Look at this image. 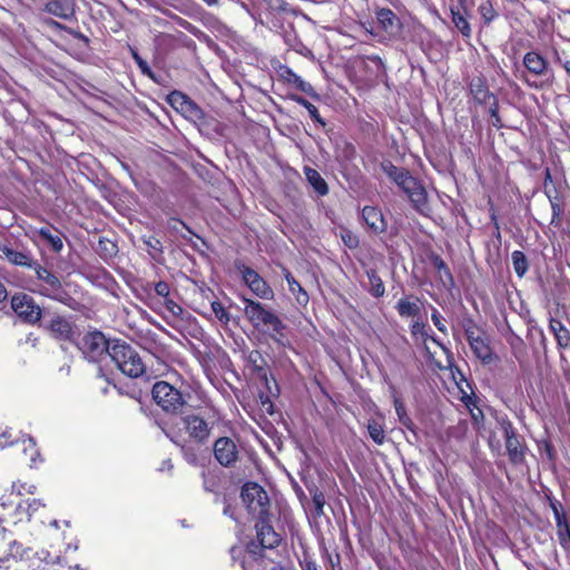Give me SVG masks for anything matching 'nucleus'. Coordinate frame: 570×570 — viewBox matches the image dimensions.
<instances>
[{"label": "nucleus", "mask_w": 570, "mask_h": 570, "mask_svg": "<svg viewBox=\"0 0 570 570\" xmlns=\"http://www.w3.org/2000/svg\"><path fill=\"white\" fill-rule=\"evenodd\" d=\"M382 170L406 194L417 212L426 214L430 210L425 188L409 170L396 167L390 161L382 164Z\"/></svg>", "instance_id": "obj_1"}, {"label": "nucleus", "mask_w": 570, "mask_h": 570, "mask_svg": "<svg viewBox=\"0 0 570 570\" xmlns=\"http://www.w3.org/2000/svg\"><path fill=\"white\" fill-rule=\"evenodd\" d=\"M33 271L37 282L29 287L30 291L71 306L73 298L67 293L60 279L53 273L39 264H35Z\"/></svg>", "instance_id": "obj_2"}, {"label": "nucleus", "mask_w": 570, "mask_h": 570, "mask_svg": "<svg viewBox=\"0 0 570 570\" xmlns=\"http://www.w3.org/2000/svg\"><path fill=\"white\" fill-rule=\"evenodd\" d=\"M110 358L115 362L117 367L129 377H139L146 371V365L140 355L124 341L114 340V343H111Z\"/></svg>", "instance_id": "obj_3"}, {"label": "nucleus", "mask_w": 570, "mask_h": 570, "mask_svg": "<svg viewBox=\"0 0 570 570\" xmlns=\"http://www.w3.org/2000/svg\"><path fill=\"white\" fill-rule=\"evenodd\" d=\"M243 302L245 303L244 313L254 327L264 326L275 334L282 333L284 324L276 314L265 308L259 302L246 297H243Z\"/></svg>", "instance_id": "obj_4"}, {"label": "nucleus", "mask_w": 570, "mask_h": 570, "mask_svg": "<svg viewBox=\"0 0 570 570\" xmlns=\"http://www.w3.org/2000/svg\"><path fill=\"white\" fill-rule=\"evenodd\" d=\"M151 394L156 404L168 413H177L186 403L181 392L165 381L155 383Z\"/></svg>", "instance_id": "obj_5"}, {"label": "nucleus", "mask_w": 570, "mask_h": 570, "mask_svg": "<svg viewBox=\"0 0 570 570\" xmlns=\"http://www.w3.org/2000/svg\"><path fill=\"white\" fill-rule=\"evenodd\" d=\"M242 500L252 514L259 518L266 514L269 503L268 495L257 483L248 482L243 487Z\"/></svg>", "instance_id": "obj_6"}, {"label": "nucleus", "mask_w": 570, "mask_h": 570, "mask_svg": "<svg viewBox=\"0 0 570 570\" xmlns=\"http://www.w3.org/2000/svg\"><path fill=\"white\" fill-rule=\"evenodd\" d=\"M244 283L248 286L250 292L262 299L271 301L274 298V291L267 282L253 268L242 264L237 266Z\"/></svg>", "instance_id": "obj_7"}, {"label": "nucleus", "mask_w": 570, "mask_h": 570, "mask_svg": "<svg viewBox=\"0 0 570 570\" xmlns=\"http://www.w3.org/2000/svg\"><path fill=\"white\" fill-rule=\"evenodd\" d=\"M111 343L106 340L101 332L95 331L85 335L82 340V352L91 361H98L101 356L110 357Z\"/></svg>", "instance_id": "obj_8"}, {"label": "nucleus", "mask_w": 570, "mask_h": 570, "mask_svg": "<svg viewBox=\"0 0 570 570\" xmlns=\"http://www.w3.org/2000/svg\"><path fill=\"white\" fill-rule=\"evenodd\" d=\"M11 307L14 313L29 323H36L41 317V308L33 298L27 294H17L11 298Z\"/></svg>", "instance_id": "obj_9"}, {"label": "nucleus", "mask_w": 570, "mask_h": 570, "mask_svg": "<svg viewBox=\"0 0 570 570\" xmlns=\"http://www.w3.org/2000/svg\"><path fill=\"white\" fill-rule=\"evenodd\" d=\"M170 106L186 118H199L200 109L183 92L173 91L167 98Z\"/></svg>", "instance_id": "obj_10"}, {"label": "nucleus", "mask_w": 570, "mask_h": 570, "mask_svg": "<svg viewBox=\"0 0 570 570\" xmlns=\"http://www.w3.org/2000/svg\"><path fill=\"white\" fill-rule=\"evenodd\" d=\"M214 454L222 465L228 466L236 462L238 451L233 440L220 438L214 444Z\"/></svg>", "instance_id": "obj_11"}, {"label": "nucleus", "mask_w": 570, "mask_h": 570, "mask_svg": "<svg viewBox=\"0 0 570 570\" xmlns=\"http://www.w3.org/2000/svg\"><path fill=\"white\" fill-rule=\"evenodd\" d=\"M189 436L198 443L205 442L209 436V428L205 420L197 415H187L183 419Z\"/></svg>", "instance_id": "obj_12"}, {"label": "nucleus", "mask_w": 570, "mask_h": 570, "mask_svg": "<svg viewBox=\"0 0 570 570\" xmlns=\"http://www.w3.org/2000/svg\"><path fill=\"white\" fill-rule=\"evenodd\" d=\"M468 341L474 355L483 363L490 364L493 361V352L489 341L484 336H474L473 332H466Z\"/></svg>", "instance_id": "obj_13"}, {"label": "nucleus", "mask_w": 570, "mask_h": 570, "mask_svg": "<svg viewBox=\"0 0 570 570\" xmlns=\"http://www.w3.org/2000/svg\"><path fill=\"white\" fill-rule=\"evenodd\" d=\"M376 19L379 26L389 37H396L400 35L402 24L392 10L387 8L377 10Z\"/></svg>", "instance_id": "obj_14"}, {"label": "nucleus", "mask_w": 570, "mask_h": 570, "mask_svg": "<svg viewBox=\"0 0 570 570\" xmlns=\"http://www.w3.org/2000/svg\"><path fill=\"white\" fill-rule=\"evenodd\" d=\"M257 532V540L263 548L273 549L279 543V535L275 532L272 525L265 521H259L255 525Z\"/></svg>", "instance_id": "obj_15"}, {"label": "nucleus", "mask_w": 570, "mask_h": 570, "mask_svg": "<svg viewBox=\"0 0 570 570\" xmlns=\"http://www.w3.org/2000/svg\"><path fill=\"white\" fill-rule=\"evenodd\" d=\"M525 69L533 76H543L548 71L547 60L535 51H530L523 57Z\"/></svg>", "instance_id": "obj_16"}, {"label": "nucleus", "mask_w": 570, "mask_h": 570, "mask_svg": "<svg viewBox=\"0 0 570 570\" xmlns=\"http://www.w3.org/2000/svg\"><path fill=\"white\" fill-rule=\"evenodd\" d=\"M49 328L56 338L62 341L72 340L75 334L72 324L61 316L53 317L50 322Z\"/></svg>", "instance_id": "obj_17"}, {"label": "nucleus", "mask_w": 570, "mask_h": 570, "mask_svg": "<svg viewBox=\"0 0 570 570\" xmlns=\"http://www.w3.org/2000/svg\"><path fill=\"white\" fill-rule=\"evenodd\" d=\"M27 551L22 549V546L13 541L10 544L8 554L0 557V570L18 568V561L23 559Z\"/></svg>", "instance_id": "obj_18"}, {"label": "nucleus", "mask_w": 570, "mask_h": 570, "mask_svg": "<svg viewBox=\"0 0 570 570\" xmlns=\"http://www.w3.org/2000/svg\"><path fill=\"white\" fill-rule=\"evenodd\" d=\"M362 217L365 224L374 233H382L385 229L384 218L382 213L372 206H365L362 210Z\"/></svg>", "instance_id": "obj_19"}, {"label": "nucleus", "mask_w": 570, "mask_h": 570, "mask_svg": "<svg viewBox=\"0 0 570 570\" xmlns=\"http://www.w3.org/2000/svg\"><path fill=\"white\" fill-rule=\"evenodd\" d=\"M505 432V448L508 454L513 462H520L523 458L522 448L514 431L509 426L504 429Z\"/></svg>", "instance_id": "obj_20"}, {"label": "nucleus", "mask_w": 570, "mask_h": 570, "mask_svg": "<svg viewBox=\"0 0 570 570\" xmlns=\"http://www.w3.org/2000/svg\"><path fill=\"white\" fill-rule=\"evenodd\" d=\"M4 257L13 265L26 266L35 269V264L32 256L27 252H19L11 248H3Z\"/></svg>", "instance_id": "obj_21"}, {"label": "nucleus", "mask_w": 570, "mask_h": 570, "mask_svg": "<svg viewBox=\"0 0 570 570\" xmlns=\"http://www.w3.org/2000/svg\"><path fill=\"white\" fill-rule=\"evenodd\" d=\"M549 327L559 347L566 348L570 345V332L559 320L551 318Z\"/></svg>", "instance_id": "obj_22"}, {"label": "nucleus", "mask_w": 570, "mask_h": 570, "mask_svg": "<svg viewBox=\"0 0 570 570\" xmlns=\"http://www.w3.org/2000/svg\"><path fill=\"white\" fill-rule=\"evenodd\" d=\"M396 311L401 317H416L421 312L420 302L417 298L410 299L409 297H403L399 299L396 304Z\"/></svg>", "instance_id": "obj_23"}, {"label": "nucleus", "mask_w": 570, "mask_h": 570, "mask_svg": "<svg viewBox=\"0 0 570 570\" xmlns=\"http://www.w3.org/2000/svg\"><path fill=\"white\" fill-rule=\"evenodd\" d=\"M304 174L309 185L320 196H325L328 193V186L326 181L316 169L305 167Z\"/></svg>", "instance_id": "obj_24"}, {"label": "nucleus", "mask_w": 570, "mask_h": 570, "mask_svg": "<svg viewBox=\"0 0 570 570\" xmlns=\"http://www.w3.org/2000/svg\"><path fill=\"white\" fill-rule=\"evenodd\" d=\"M48 11L61 18H68L73 12L71 0L51 1L47 6Z\"/></svg>", "instance_id": "obj_25"}, {"label": "nucleus", "mask_w": 570, "mask_h": 570, "mask_svg": "<svg viewBox=\"0 0 570 570\" xmlns=\"http://www.w3.org/2000/svg\"><path fill=\"white\" fill-rule=\"evenodd\" d=\"M367 278H368V292L374 297H381L385 293V286L381 279V277L377 275V273L374 269H368L366 272Z\"/></svg>", "instance_id": "obj_26"}, {"label": "nucleus", "mask_w": 570, "mask_h": 570, "mask_svg": "<svg viewBox=\"0 0 570 570\" xmlns=\"http://www.w3.org/2000/svg\"><path fill=\"white\" fill-rule=\"evenodd\" d=\"M286 73L288 75V81L292 82L296 88L312 97H317V94L315 92L314 88L309 82L303 80L298 75L293 72L291 69H287Z\"/></svg>", "instance_id": "obj_27"}, {"label": "nucleus", "mask_w": 570, "mask_h": 570, "mask_svg": "<svg viewBox=\"0 0 570 570\" xmlns=\"http://www.w3.org/2000/svg\"><path fill=\"white\" fill-rule=\"evenodd\" d=\"M22 451L30 460V466H36L38 463L39 451L36 448V442L32 438H24L21 441Z\"/></svg>", "instance_id": "obj_28"}, {"label": "nucleus", "mask_w": 570, "mask_h": 570, "mask_svg": "<svg viewBox=\"0 0 570 570\" xmlns=\"http://www.w3.org/2000/svg\"><path fill=\"white\" fill-rule=\"evenodd\" d=\"M470 90L475 100L479 102H484L487 98L490 96L489 90L484 86L482 79H473L470 83Z\"/></svg>", "instance_id": "obj_29"}, {"label": "nucleus", "mask_w": 570, "mask_h": 570, "mask_svg": "<svg viewBox=\"0 0 570 570\" xmlns=\"http://www.w3.org/2000/svg\"><path fill=\"white\" fill-rule=\"evenodd\" d=\"M367 431L371 439L379 445L383 444L385 441V431L383 424L379 421L372 420L367 424Z\"/></svg>", "instance_id": "obj_30"}, {"label": "nucleus", "mask_w": 570, "mask_h": 570, "mask_svg": "<svg viewBox=\"0 0 570 570\" xmlns=\"http://www.w3.org/2000/svg\"><path fill=\"white\" fill-rule=\"evenodd\" d=\"M513 269L519 277H522L528 271V261L525 255L520 250H514L511 255Z\"/></svg>", "instance_id": "obj_31"}, {"label": "nucleus", "mask_w": 570, "mask_h": 570, "mask_svg": "<svg viewBox=\"0 0 570 570\" xmlns=\"http://www.w3.org/2000/svg\"><path fill=\"white\" fill-rule=\"evenodd\" d=\"M39 235L50 244L55 252L58 253L62 249L63 244L61 237L58 234H52L49 228L42 227L39 230Z\"/></svg>", "instance_id": "obj_32"}, {"label": "nucleus", "mask_w": 570, "mask_h": 570, "mask_svg": "<svg viewBox=\"0 0 570 570\" xmlns=\"http://www.w3.org/2000/svg\"><path fill=\"white\" fill-rule=\"evenodd\" d=\"M557 524H558V537L560 544L566 549H570V527L568 523H563L561 521L560 515L557 513Z\"/></svg>", "instance_id": "obj_33"}, {"label": "nucleus", "mask_w": 570, "mask_h": 570, "mask_svg": "<svg viewBox=\"0 0 570 570\" xmlns=\"http://www.w3.org/2000/svg\"><path fill=\"white\" fill-rule=\"evenodd\" d=\"M294 100L303 106L309 114L311 118L314 119L316 122H318L321 126H325V121L324 119L320 116V112L316 108V106H314L313 104H311L308 100H306L305 98L303 97H299V96H296L294 97Z\"/></svg>", "instance_id": "obj_34"}, {"label": "nucleus", "mask_w": 570, "mask_h": 570, "mask_svg": "<svg viewBox=\"0 0 570 570\" xmlns=\"http://www.w3.org/2000/svg\"><path fill=\"white\" fill-rule=\"evenodd\" d=\"M452 21L455 28L466 38L471 36V27L468 20L460 12L452 11Z\"/></svg>", "instance_id": "obj_35"}, {"label": "nucleus", "mask_w": 570, "mask_h": 570, "mask_svg": "<svg viewBox=\"0 0 570 570\" xmlns=\"http://www.w3.org/2000/svg\"><path fill=\"white\" fill-rule=\"evenodd\" d=\"M288 289L295 296L299 305H306L308 303V295L297 281H291Z\"/></svg>", "instance_id": "obj_36"}, {"label": "nucleus", "mask_w": 570, "mask_h": 570, "mask_svg": "<svg viewBox=\"0 0 570 570\" xmlns=\"http://www.w3.org/2000/svg\"><path fill=\"white\" fill-rule=\"evenodd\" d=\"M212 311L215 317L223 324L227 325L230 321V314L226 311L220 302H212Z\"/></svg>", "instance_id": "obj_37"}, {"label": "nucleus", "mask_w": 570, "mask_h": 570, "mask_svg": "<svg viewBox=\"0 0 570 570\" xmlns=\"http://www.w3.org/2000/svg\"><path fill=\"white\" fill-rule=\"evenodd\" d=\"M164 308L169 316L175 318L183 314V308L169 297L164 298Z\"/></svg>", "instance_id": "obj_38"}, {"label": "nucleus", "mask_w": 570, "mask_h": 570, "mask_svg": "<svg viewBox=\"0 0 570 570\" xmlns=\"http://www.w3.org/2000/svg\"><path fill=\"white\" fill-rule=\"evenodd\" d=\"M479 12L485 22H491L497 16V13L492 7V3L490 1L482 2L479 6Z\"/></svg>", "instance_id": "obj_39"}, {"label": "nucleus", "mask_w": 570, "mask_h": 570, "mask_svg": "<svg viewBox=\"0 0 570 570\" xmlns=\"http://www.w3.org/2000/svg\"><path fill=\"white\" fill-rule=\"evenodd\" d=\"M311 493H312V501H313L316 513L322 514L323 508L325 505V497H324L323 492L320 491L318 489H315V490L311 491Z\"/></svg>", "instance_id": "obj_40"}, {"label": "nucleus", "mask_w": 570, "mask_h": 570, "mask_svg": "<svg viewBox=\"0 0 570 570\" xmlns=\"http://www.w3.org/2000/svg\"><path fill=\"white\" fill-rule=\"evenodd\" d=\"M12 492H16L19 495H22L24 493L32 494L36 490V487L33 484L22 483V482H13L12 485Z\"/></svg>", "instance_id": "obj_41"}, {"label": "nucleus", "mask_w": 570, "mask_h": 570, "mask_svg": "<svg viewBox=\"0 0 570 570\" xmlns=\"http://www.w3.org/2000/svg\"><path fill=\"white\" fill-rule=\"evenodd\" d=\"M394 407H395V412H396L400 421L404 425H407V422L410 421V419L406 415L404 404L396 396H394Z\"/></svg>", "instance_id": "obj_42"}, {"label": "nucleus", "mask_w": 570, "mask_h": 570, "mask_svg": "<svg viewBox=\"0 0 570 570\" xmlns=\"http://www.w3.org/2000/svg\"><path fill=\"white\" fill-rule=\"evenodd\" d=\"M342 240L350 248H355L358 245V238L351 232L342 234Z\"/></svg>", "instance_id": "obj_43"}, {"label": "nucleus", "mask_w": 570, "mask_h": 570, "mask_svg": "<svg viewBox=\"0 0 570 570\" xmlns=\"http://www.w3.org/2000/svg\"><path fill=\"white\" fill-rule=\"evenodd\" d=\"M431 318H432L433 324L440 332H442V333L446 332V326L444 324V320L442 318V316L440 315V313L436 309L433 311Z\"/></svg>", "instance_id": "obj_44"}, {"label": "nucleus", "mask_w": 570, "mask_h": 570, "mask_svg": "<svg viewBox=\"0 0 570 570\" xmlns=\"http://www.w3.org/2000/svg\"><path fill=\"white\" fill-rule=\"evenodd\" d=\"M169 285L166 282H158L155 285V292L163 298L169 297Z\"/></svg>", "instance_id": "obj_45"}, {"label": "nucleus", "mask_w": 570, "mask_h": 570, "mask_svg": "<svg viewBox=\"0 0 570 570\" xmlns=\"http://www.w3.org/2000/svg\"><path fill=\"white\" fill-rule=\"evenodd\" d=\"M134 58L144 75H151L148 63L142 60L137 53H134Z\"/></svg>", "instance_id": "obj_46"}, {"label": "nucleus", "mask_w": 570, "mask_h": 570, "mask_svg": "<svg viewBox=\"0 0 570 570\" xmlns=\"http://www.w3.org/2000/svg\"><path fill=\"white\" fill-rule=\"evenodd\" d=\"M33 570H56L55 569V561H46L42 567H37Z\"/></svg>", "instance_id": "obj_47"}, {"label": "nucleus", "mask_w": 570, "mask_h": 570, "mask_svg": "<svg viewBox=\"0 0 570 570\" xmlns=\"http://www.w3.org/2000/svg\"><path fill=\"white\" fill-rule=\"evenodd\" d=\"M423 326H424V325H423V323H420V322H417V321H416V322H414V323L412 324V333H413V334H416V333L421 332V330L423 328Z\"/></svg>", "instance_id": "obj_48"}, {"label": "nucleus", "mask_w": 570, "mask_h": 570, "mask_svg": "<svg viewBox=\"0 0 570 570\" xmlns=\"http://www.w3.org/2000/svg\"><path fill=\"white\" fill-rule=\"evenodd\" d=\"M7 298V291L4 285L0 282V302Z\"/></svg>", "instance_id": "obj_49"}, {"label": "nucleus", "mask_w": 570, "mask_h": 570, "mask_svg": "<svg viewBox=\"0 0 570 570\" xmlns=\"http://www.w3.org/2000/svg\"><path fill=\"white\" fill-rule=\"evenodd\" d=\"M242 552V548H238V547H233L230 549V554H232V558L235 560L237 558L238 554H240Z\"/></svg>", "instance_id": "obj_50"}, {"label": "nucleus", "mask_w": 570, "mask_h": 570, "mask_svg": "<svg viewBox=\"0 0 570 570\" xmlns=\"http://www.w3.org/2000/svg\"><path fill=\"white\" fill-rule=\"evenodd\" d=\"M284 277H285V279H286V282H287V285H289V284H291V281H296V279L293 277V275H292L288 271H285V273H284Z\"/></svg>", "instance_id": "obj_51"}, {"label": "nucleus", "mask_w": 570, "mask_h": 570, "mask_svg": "<svg viewBox=\"0 0 570 570\" xmlns=\"http://www.w3.org/2000/svg\"><path fill=\"white\" fill-rule=\"evenodd\" d=\"M40 505H42L40 501L33 500V502L29 504V508L36 511Z\"/></svg>", "instance_id": "obj_52"}, {"label": "nucleus", "mask_w": 570, "mask_h": 570, "mask_svg": "<svg viewBox=\"0 0 570 570\" xmlns=\"http://www.w3.org/2000/svg\"><path fill=\"white\" fill-rule=\"evenodd\" d=\"M305 570H318L315 562H307Z\"/></svg>", "instance_id": "obj_53"}, {"label": "nucleus", "mask_w": 570, "mask_h": 570, "mask_svg": "<svg viewBox=\"0 0 570 570\" xmlns=\"http://www.w3.org/2000/svg\"><path fill=\"white\" fill-rule=\"evenodd\" d=\"M205 3H207L208 6H215L218 3V0H203Z\"/></svg>", "instance_id": "obj_54"}, {"label": "nucleus", "mask_w": 570, "mask_h": 570, "mask_svg": "<svg viewBox=\"0 0 570 570\" xmlns=\"http://www.w3.org/2000/svg\"><path fill=\"white\" fill-rule=\"evenodd\" d=\"M564 68H566L567 72L570 75V60H568V61L564 63Z\"/></svg>", "instance_id": "obj_55"}, {"label": "nucleus", "mask_w": 570, "mask_h": 570, "mask_svg": "<svg viewBox=\"0 0 570 570\" xmlns=\"http://www.w3.org/2000/svg\"><path fill=\"white\" fill-rule=\"evenodd\" d=\"M491 115L492 117H498L497 108H491Z\"/></svg>", "instance_id": "obj_56"}, {"label": "nucleus", "mask_w": 570, "mask_h": 570, "mask_svg": "<svg viewBox=\"0 0 570 570\" xmlns=\"http://www.w3.org/2000/svg\"><path fill=\"white\" fill-rule=\"evenodd\" d=\"M494 118H495V119H494L493 125H494V126H499V122H500L499 116H498V117H494Z\"/></svg>", "instance_id": "obj_57"}, {"label": "nucleus", "mask_w": 570, "mask_h": 570, "mask_svg": "<svg viewBox=\"0 0 570 570\" xmlns=\"http://www.w3.org/2000/svg\"><path fill=\"white\" fill-rule=\"evenodd\" d=\"M224 513H225V514H228V513H230V510H228V508H226V509L224 510Z\"/></svg>", "instance_id": "obj_58"}, {"label": "nucleus", "mask_w": 570, "mask_h": 570, "mask_svg": "<svg viewBox=\"0 0 570 570\" xmlns=\"http://www.w3.org/2000/svg\"><path fill=\"white\" fill-rule=\"evenodd\" d=\"M224 513H225V514H228V513H230V510H228V508H226V509L224 510Z\"/></svg>", "instance_id": "obj_59"}, {"label": "nucleus", "mask_w": 570, "mask_h": 570, "mask_svg": "<svg viewBox=\"0 0 570 570\" xmlns=\"http://www.w3.org/2000/svg\"><path fill=\"white\" fill-rule=\"evenodd\" d=\"M52 525H53V527H58V522L55 520V521L52 522Z\"/></svg>", "instance_id": "obj_60"}, {"label": "nucleus", "mask_w": 570, "mask_h": 570, "mask_svg": "<svg viewBox=\"0 0 570 570\" xmlns=\"http://www.w3.org/2000/svg\"><path fill=\"white\" fill-rule=\"evenodd\" d=\"M242 568L246 570L245 562H242Z\"/></svg>", "instance_id": "obj_61"}, {"label": "nucleus", "mask_w": 570, "mask_h": 570, "mask_svg": "<svg viewBox=\"0 0 570 570\" xmlns=\"http://www.w3.org/2000/svg\"><path fill=\"white\" fill-rule=\"evenodd\" d=\"M569 237H570V229H569V233H568Z\"/></svg>", "instance_id": "obj_62"}, {"label": "nucleus", "mask_w": 570, "mask_h": 570, "mask_svg": "<svg viewBox=\"0 0 570 570\" xmlns=\"http://www.w3.org/2000/svg\"><path fill=\"white\" fill-rule=\"evenodd\" d=\"M272 570H281V569H272Z\"/></svg>", "instance_id": "obj_63"}]
</instances>
